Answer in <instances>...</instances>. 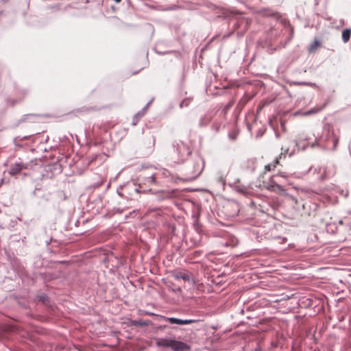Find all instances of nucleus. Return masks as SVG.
I'll use <instances>...</instances> for the list:
<instances>
[{
	"label": "nucleus",
	"instance_id": "1",
	"mask_svg": "<svg viewBox=\"0 0 351 351\" xmlns=\"http://www.w3.org/2000/svg\"><path fill=\"white\" fill-rule=\"evenodd\" d=\"M156 344L158 347L171 348L173 351H186L190 349L189 346L186 343L171 339H156Z\"/></svg>",
	"mask_w": 351,
	"mask_h": 351
},
{
	"label": "nucleus",
	"instance_id": "2",
	"mask_svg": "<svg viewBox=\"0 0 351 351\" xmlns=\"http://www.w3.org/2000/svg\"><path fill=\"white\" fill-rule=\"evenodd\" d=\"M286 178L283 175H274L270 179V182L266 186L267 189L271 191L276 192L277 193H282L285 191V189L280 186L278 182H280L279 178Z\"/></svg>",
	"mask_w": 351,
	"mask_h": 351
},
{
	"label": "nucleus",
	"instance_id": "3",
	"mask_svg": "<svg viewBox=\"0 0 351 351\" xmlns=\"http://www.w3.org/2000/svg\"><path fill=\"white\" fill-rule=\"evenodd\" d=\"M177 151L180 160L182 161L186 160L191 154L190 147L182 142L178 144Z\"/></svg>",
	"mask_w": 351,
	"mask_h": 351
},
{
	"label": "nucleus",
	"instance_id": "4",
	"mask_svg": "<svg viewBox=\"0 0 351 351\" xmlns=\"http://www.w3.org/2000/svg\"><path fill=\"white\" fill-rule=\"evenodd\" d=\"M176 280H183L184 282H190L192 280V274L186 271H175L172 274Z\"/></svg>",
	"mask_w": 351,
	"mask_h": 351
},
{
	"label": "nucleus",
	"instance_id": "5",
	"mask_svg": "<svg viewBox=\"0 0 351 351\" xmlns=\"http://www.w3.org/2000/svg\"><path fill=\"white\" fill-rule=\"evenodd\" d=\"M23 169H26V166L22 163H14L11 165L10 169L9 170V173L11 176H16L19 174Z\"/></svg>",
	"mask_w": 351,
	"mask_h": 351
},
{
	"label": "nucleus",
	"instance_id": "6",
	"mask_svg": "<svg viewBox=\"0 0 351 351\" xmlns=\"http://www.w3.org/2000/svg\"><path fill=\"white\" fill-rule=\"evenodd\" d=\"M166 320L171 324H176L180 325L189 324L197 322L195 319H181L175 317H167Z\"/></svg>",
	"mask_w": 351,
	"mask_h": 351
},
{
	"label": "nucleus",
	"instance_id": "7",
	"mask_svg": "<svg viewBox=\"0 0 351 351\" xmlns=\"http://www.w3.org/2000/svg\"><path fill=\"white\" fill-rule=\"evenodd\" d=\"M282 155V154L280 155H279V156L274 161L273 163L268 164V165H265V171H274L275 169V168L276 167V166L278 165H279V163H280L279 160L281 158Z\"/></svg>",
	"mask_w": 351,
	"mask_h": 351
},
{
	"label": "nucleus",
	"instance_id": "8",
	"mask_svg": "<svg viewBox=\"0 0 351 351\" xmlns=\"http://www.w3.org/2000/svg\"><path fill=\"white\" fill-rule=\"evenodd\" d=\"M261 14L263 16H273L278 18L280 16L279 14L276 12H274V10L271 9H264L261 11Z\"/></svg>",
	"mask_w": 351,
	"mask_h": 351
},
{
	"label": "nucleus",
	"instance_id": "9",
	"mask_svg": "<svg viewBox=\"0 0 351 351\" xmlns=\"http://www.w3.org/2000/svg\"><path fill=\"white\" fill-rule=\"evenodd\" d=\"M321 45L320 42L318 40H315L308 47V52L313 53L316 49Z\"/></svg>",
	"mask_w": 351,
	"mask_h": 351
},
{
	"label": "nucleus",
	"instance_id": "10",
	"mask_svg": "<svg viewBox=\"0 0 351 351\" xmlns=\"http://www.w3.org/2000/svg\"><path fill=\"white\" fill-rule=\"evenodd\" d=\"M351 29H346L342 32V40L344 43H348L350 38Z\"/></svg>",
	"mask_w": 351,
	"mask_h": 351
},
{
	"label": "nucleus",
	"instance_id": "11",
	"mask_svg": "<svg viewBox=\"0 0 351 351\" xmlns=\"http://www.w3.org/2000/svg\"><path fill=\"white\" fill-rule=\"evenodd\" d=\"M191 101V99L190 98H186L184 99H183V101L181 102L180 104V108H183V107H187L190 103Z\"/></svg>",
	"mask_w": 351,
	"mask_h": 351
},
{
	"label": "nucleus",
	"instance_id": "12",
	"mask_svg": "<svg viewBox=\"0 0 351 351\" xmlns=\"http://www.w3.org/2000/svg\"><path fill=\"white\" fill-rule=\"evenodd\" d=\"M318 110H311L306 113V114H310L312 113H316Z\"/></svg>",
	"mask_w": 351,
	"mask_h": 351
},
{
	"label": "nucleus",
	"instance_id": "13",
	"mask_svg": "<svg viewBox=\"0 0 351 351\" xmlns=\"http://www.w3.org/2000/svg\"><path fill=\"white\" fill-rule=\"evenodd\" d=\"M116 3H119L121 2V0H114Z\"/></svg>",
	"mask_w": 351,
	"mask_h": 351
}]
</instances>
